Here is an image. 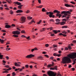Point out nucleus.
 Listing matches in <instances>:
<instances>
[{"label": "nucleus", "mask_w": 76, "mask_h": 76, "mask_svg": "<svg viewBox=\"0 0 76 76\" xmlns=\"http://www.w3.org/2000/svg\"><path fill=\"white\" fill-rule=\"evenodd\" d=\"M67 57H64L62 58L61 63L63 64H66V63H70L71 62V60L70 58L72 59H74L73 60V62L72 64L74 65L76 64V53H74L72 54H69L68 55Z\"/></svg>", "instance_id": "f257e3e1"}, {"label": "nucleus", "mask_w": 76, "mask_h": 76, "mask_svg": "<svg viewBox=\"0 0 76 76\" xmlns=\"http://www.w3.org/2000/svg\"><path fill=\"white\" fill-rule=\"evenodd\" d=\"M63 13L64 14V15H63L62 17V18H66V16H70V15H68L67 13H69V14H71V12H70V11H63L61 12V14H63Z\"/></svg>", "instance_id": "f03ea898"}, {"label": "nucleus", "mask_w": 76, "mask_h": 76, "mask_svg": "<svg viewBox=\"0 0 76 76\" xmlns=\"http://www.w3.org/2000/svg\"><path fill=\"white\" fill-rule=\"evenodd\" d=\"M48 75L50 76H56V74L54 73L51 71H49L48 72Z\"/></svg>", "instance_id": "7ed1b4c3"}, {"label": "nucleus", "mask_w": 76, "mask_h": 76, "mask_svg": "<svg viewBox=\"0 0 76 76\" xmlns=\"http://www.w3.org/2000/svg\"><path fill=\"white\" fill-rule=\"evenodd\" d=\"M54 13H57V14L56 15V16H58L59 18H60V17L61 16V14H59L60 13V12L58 11L57 10H55L54 11H53Z\"/></svg>", "instance_id": "20e7f679"}, {"label": "nucleus", "mask_w": 76, "mask_h": 76, "mask_svg": "<svg viewBox=\"0 0 76 76\" xmlns=\"http://www.w3.org/2000/svg\"><path fill=\"white\" fill-rule=\"evenodd\" d=\"M50 14L49 15V16L50 18H54L55 17V15H53L54 13L51 12H48V14Z\"/></svg>", "instance_id": "39448f33"}, {"label": "nucleus", "mask_w": 76, "mask_h": 76, "mask_svg": "<svg viewBox=\"0 0 76 76\" xmlns=\"http://www.w3.org/2000/svg\"><path fill=\"white\" fill-rule=\"evenodd\" d=\"M12 33L13 34H14V35H19V34H20V31H13L12 32Z\"/></svg>", "instance_id": "423d86ee"}, {"label": "nucleus", "mask_w": 76, "mask_h": 76, "mask_svg": "<svg viewBox=\"0 0 76 76\" xmlns=\"http://www.w3.org/2000/svg\"><path fill=\"white\" fill-rule=\"evenodd\" d=\"M35 56L33 54H31L30 55H27L26 56V58H31V57H34Z\"/></svg>", "instance_id": "0eeeda50"}, {"label": "nucleus", "mask_w": 76, "mask_h": 76, "mask_svg": "<svg viewBox=\"0 0 76 76\" xmlns=\"http://www.w3.org/2000/svg\"><path fill=\"white\" fill-rule=\"evenodd\" d=\"M20 20L22 22V23L25 22V18L24 17H22L21 18Z\"/></svg>", "instance_id": "6e6552de"}, {"label": "nucleus", "mask_w": 76, "mask_h": 76, "mask_svg": "<svg viewBox=\"0 0 76 76\" xmlns=\"http://www.w3.org/2000/svg\"><path fill=\"white\" fill-rule=\"evenodd\" d=\"M65 6H66V7H75V6H74L72 4H65Z\"/></svg>", "instance_id": "1a4fd4ad"}, {"label": "nucleus", "mask_w": 76, "mask_h": 76, "mask_svg": "<svg viewBox=\"0 0 76 76\" xmlns=\"http://www.w3.org/2000/svg\"><path fill=\"white\" fill-rule=\"evenodd\" d=\"M56 22H57L56 23V25H58V24L60 23V20L58 19H56Z\"/></svg>", "instance_id": "9d476101"}, {"label": "nucleus", "mask_w": 76, "mask_h": 76, "mask_svg": "<svg viewBox=\"0 0 76 76\" xmlns=\"http://www.w3.org/2000/svg\"><path fill=\"white\" fill-rule=\"evenodd\" d=\"M16 12L17 13H22V12H23V11L20 10H17L16 11Z\"/></svg>", "instance_id": "9b49d317"}, {"label": "nucleus", "mask_w": 76, "mask_h": 76, "mask_svg": "<svg viewBox=\"0 0 76 76\" xmlns=\"http://www.w3.org/2000/svg\"><path fill=\"white\" fill-rule=\"evenodd\" d=\"M66 19H64L62 20V21H67V20L69 19V17H67L66 18Z\"/></svg>", "instance_id": "f8f14e48"}, {"label": "nucleus", "mask_w": 76, "mask_h": 76, "mask_svg": "<svg viewBox=\"0 0 76 76\" xmlns=\"http://www.w3.org/2000/svg\"><path fill=\"white\" fill-rule=\"evenodd\" d=\"M61 25H64V24L66 23V22L65 21H63L61 23H60Z\"/></svg>", "instance_id": "ddd939ff"}, {"label": "nucleus", "mask_w": 76, "mask_h": 76, "mask_svg": "<svg viewBox=\"0 0 76 76\" xmlns=\"http://www.w3.org/2000/svg\"><path fill=\"white\" fill-rule=\"evenodd\" d=\"M14 64L15 66H20V65H19V64H18V63H17V62H15Z\"/></svg>", "instance_id": "4468645a"}, {"label": "nucleus", "mask_w": 76, "mask_h": 76, "mask_svg": "<svg viewBox=\"0 0 76 76\" xmlns=\"http://www.w3.org/2000/svg\"><path fill=\"white\" fill-rule=\"evenodd\" d=\"M10 27H11V26L9 25H7L5 26V28H10Z\"/></svg>", "instance_id": "2eb2a0df"}, {"label": "nucleus", "mask_w": 76, "mask_h": 76, "mask_svg": "<svg viewBox=\"0 0 76 76\" xmlns=\"http://www.w3.org/2000/svg\"><path fill=\"white\" fill-rule=\"evenodd\" d=\"M52 64L48 65V67H51V66H53V64H54V63H52Z\"/></svg>", "instance_id": "dca6fc26"}, {"label": "nucleus", "mask_w": 76, "mask_h": 76, "mask_svg": "<svg viewBox=\"0 0 76 76\" xmlns=\"http://www.w3.org/2000/svg\"><path fill=\"white\" fill-rule=\"evenodd\" d=\"M59 35H63L64 37H66V35H65V34H62V33H59Z\"/></svg>", "instance_id": "f3484780"}, {"label": "nucleus", "mask_w": 76, "mask_h": 76, "mask_svg": "<svg viewBox=\"0 0 76 76\" xmlns=\"http://www.w3.org/2000/svg\"><path fill=\"white\" fill-rule=\"evenodd\" d=\"M23 6V5H20V6H18V8L19 9H22V7Z\"/></svg>", "instance_id": "a211bd4d"}, {"label": "nucleus", "mask_w": 76, "mask_h": 76, "mask_svg": "<svg viewBox=\"0 0 76 76\" xmlns=\"http://www.w3.org/2000/svg\"><path fill=\"white\" fill-rule=\"evenodd\" d=\"M33 22H34V23H35V21L34 20H31V22H30L29 23V25H31V24H32Z\"/></svg>", "instance_id": "6ab92c4d"}, {"label": "nucleus", "mask_w": 76, "mask_h": 76, "mask_svg": "<svg viewBox=\"0 0 76 76\" xmlns=\"http://www.w3.org/2000/svg\"><path fill=\"white\" fill-rule=\"evenodd\" d=\"M38 59H40V60H42V59H43V58L42 56H40L38 57Z\"/></svg>", "instance_id": "aec40b11"}, {"label": "nucleus", "mask_w": 76, "mask_h": 76, "mask_svg": "<svg viewBox=\"0 0 76 76\" xmlns=\"http://www.w3.org/2000/svg\"><path fill=\"white\" fill-rule=\"evenodd\" d=\"M68 28L67 26H64L62 27V28Z\"/></svg>", "instance_id": "412c9836"}, {"label": "nucleus", "mask_w": 76, "mask_h": 76, "mask_svg": "<svg viewBox=\"0 0 76 76\" xmlns=\"http://www.w3.org/2000/svg\"><path fill=\"white\" fill-rule=\"evenodd\" d=\"M16 4H17V5H21V3L20 2H19L18 1L16 2Z\"/></svg>", "instance_id": "4be33fe9"}, {"label": "nucleus", "mask_w": 76, "mask_h": 76, "mask_svg": "<svg viewBox=\"0 0 76 76\" xmlns=\"http://www.w3.org/2000/svg\"><path fill=\"white\" fill-rule=\"evenodd\" d=\"M42 22V20H40L39 22H37V25H39V24H40Z\"/></svg>", "instance_id": "5701e85b"}, {"label": "nucleus", "mask_w": 76, "mask_h": 76, "mask_svg": "<svg viewBox=\"0 0 76 76\" xmlns=\"http://www.w3.org/2000/svg\"><path fill=\"white\" fill-rule=\"evenodd\" d=\"M27 18H28V19L29 20H30V19H32V17L28 16L27 17Z\"/></svg>", "instance_id": "b1692460"}, {"label": "nucleus", "mask_w": 76, "mask_h": 76, "mask_svg": "<svg viewBox=\"0 0 76 76\" xmlns=\"http://www.w3.org/2000/svg\"><path fill=\"white\" fill-rule=\"evenodd\" d=\"M53 32L55 33L56 34H57V30H53Z\"/></svg>", "instance_id": "393cba45"}, {"label": "nucleus", "mask_w": 76, "mask_h": 76, "mask_svg": "<svg viewBox=\"0 0 76 76\" xmlns=\"http://www.w3.org/2000/svg\"><path fill=\"white\" fill-rule=\"evenodd\" d=\"M25 67H26V69H28V67H29V65H27V64L25 66Z\"/></svg>", "instance_id": "a878e982"}, {"label": "nucleus", "mask_w": 76, "mask_h": 76, "mask_svg": "<svg viewBox=\"0 0 76 76\" xmlns=\"http://www.w3.org/2000/svg\"><path fill=\"white\" fill-rule=\"evenodd\" d=\"M42 12H47V11L45 10V8H43L42 9Z\"/></svg>", "instance_id": "bb28decb"}, {"label": "nucleus", "mask_w": 76, "mask_h": 76, "mask_svg": "<svg viewBox=\"0 0 76 76\" xmlns=\"http://www.w3.org/2000/svg\"><path fill=\"white\" fill-rule=\"evenodd\" d=\"M3 57V55H0V59H2Z\"/></svg>", "instance_id": "cd10ccee"}, {"label": "nucleus", "mask_w": 76, "mask_h": 76, "mask_svg": "<svg viewBox=\"0 0 76 76\" xmlns=\"http://www.w3.org/2000/svg\"><path fill=\"white\" fill-rule=\"evenodd\" d=\"M45 28H43L42 30H41V32H42V31H45Z\"/></svg>", "instance_id": "c85d7f7f"}, {"label": "nucleus", "mask_w": 76, "mask_h": 76, "mask_svg": "<svg viewBox=\"0 0 76 76\" xmlns=\"http://www.w3.org/2000/svg\"><path fill=\"white\" fill-rule=\"evenodd\" d=\"M10 14H11V15H12V14H13V11L11 10L10 11Z\"/></svg>", "instance_id": "c756f323"}, {"label": "nucleus", "mask_w": 76, "mask_h": 76, "mask_svg": "<svg viewBox=\"0 0 76 76\" xmlns=\"http://www.w3.org/2000/svg\"><path fill=\"white\" fill-rule=\"evenodd\" d=\"M53 48H57V46L56 45H53Z\"/></svg>", "instance_id": "7c9ffc66"}, {"label": "nucleus", "mask_w": 76, "mask_h": 76, "mask_svg": "<svg viewBox=\"0 0 76 76\" xmlns=\"http://www.w3.org/2000/svg\"><path fill=\"white\" fill-rule=\"evenodd\" d=\"M19 27H17V30H18V31H21V30H20V28H19Z\"/></svg>", "instance_id": "2f4dec72"}, {"label": "nucleus", "mask_w": 76, "mask_h": 76, "mask_svg": "<svg viewBox=\"0 0 76 76\" xmlns=\"http://www.w3.org/2000/svg\"><path fill=\"white\" fill-rule=\"evenodd\" d=\"M12 76H15V75H16V73H15V72H13L12 73Z\"/></svg>", "instance_id": "473e14b6"}, {"label": "nucleus", "mask_w": 76, "mask_h": 76, "mask_svg": "<svg viewBox=\"0 0 76 76\" xmlns=\"http://www.w3.org/2000/svg\"><path fill=\"white\" fill-rule=\"evenodd\" d=\"M12 37H16L17 38L18 37V35H13Z\"/></svg>", "instance_id": "72a5a7b5"}, {"label": "nucleus", "mask_w": 76, "mask_h": 76, "mask_svg": "<svg viewBox=\"0 0 76 76\" xmlns=\"http://www.w3.org/2000/svg\"><path fill=\"white\" fill-rule=\"evenodd\" d=\"M1 42L2 44H3V43L4 42V40L1 39Z\"/></svg>", "instance_id": "f704fd0d"}, {"label": "nucleus", "mask_w": 76, "mask_h": 76, "mask_svg": "<svg viewBox=\"0 0 76 76\" xmlns=\"http://www.w3.org/2000/svg\"><path fill=\"white\" fill-rule=\"evenodd\" d=\"M70 3H72V4H76L73 1H71Z\"/></svg>", "instance_id": "c9c22d12"}, {"label": "nucleus", "mask_w": 76, "mask_h": 76, "mask_svg": "<svg viewBox=\"0 0 76 76\" xmlns=\"http://www.w3.org/2000/svg\"><path fill=\"white\" fill-rule=\"evenodd\" d=\"M21 37L22 38H26V37L24 35H22L21 36Z\"/></svg>", "instance_id": "e433bc0d"}, {"label": "nucleus", "mask_w": 76, "mask_h": 76, "mask_svg": "<svg viewBox=\"0 0 76 76\" xmlns=\"http://www.w3.org/2000/svg\"><path fill=\"white\" fill-rule=\"evenodd\" d=\"M25 31L24 30H22L21 32V33H23V34H25Z\"/></svg>", "instance_id": "4c0bfd02"}, {"label": "nucleus", "mask_w": 76, "mask_h": 76, "mask_svg": "<svg viewBox=\"0 0 76 76\" xmlns=\"http://www.w3.org/2000/svg\"><path fill=\"white\" fill-rule=\"evenodd\" d=\"M50 29V31H51V30H52V27H50V28H48V30H49Z\"/></svg>", "instance_id": "58836bf2"}, {"label": "nucleus", "mask_w": 76, "mask_h": 76, "mask_svg": "<svg viewBox=\"0 0 76 76\" xmlns=\"http://www.w3.org/2000/svg\"><path fill=\"white\" fill-rule=\"evenodd\" d=\"M43 6L42 5L39 6V7H38L39 8H42V7Z\"/></svg>", "instance_id": "ea45409f"}, {"label": "nucleus", "mask_w": 76, "mask_h": 76, "mask_svg": "<svg viewBox=\"0 0 76 76\" xmlns=\"http://www.w3.org/2000/svg\"><path fill=\"white\" fill-rule=\"evenodd\" d=\"M4 67H7V68H9V66L8 65H5L4 66Z\"/></svg>", "instance_id": "a19ab883"}, {"label": "nucleus", "mask_w": 76, "mask_h": 76, "mask_svg": "<svg viewBox=\"0 0 76 76\" xmlns=\"http://www.w3.org/2000/svg\"><path fill=\"white\" fill-rule=\"evenodd\" d=\"M5 58L7 59V60H9V56H6Z\"/></svg>", "instance_id": "79ce46f5"}, {"label": "nucleus", "mask_w": 76, "mask_h": 76, "mask_svg": "<svg viewBox=\"0 0 76 76\" xmlns=\"http://www.w3.org/2000/svg\"><path fill=\"white\" fill-rule=\"evenodd\" d=\"M38 1L39 3V4H41V0H38Z\"/></svg>", "instance_id": "37998d69"}, {"label": "nucleus", "mask_w": 76, "mask_h": 76, "mask_svg": "<svg viewBox=\"0 0 76 76\" xmlns=\"http://www.w3.org/2000/svg\"><path fill=\"white\" fill-rule=\"evenodd\" d=\"M10 50V48H6V50H7V51H8V50Z\"/></svg>", "instance_id": "c03bdc74"}, {"label": "nucleus", "mask_w": 76, "mask_h": 76, "mask_svg": "<svg viewBox=\"0 0 76 76\" xmlns=\"http://www.w3.org/2000/svg\"><path fill=\"white\" fill-rule=\"evenodd\" d=\"M29 12V10H28L26 12V13H28Z\"/></svg>", "instance_id": "a18cd8bd"}, {"label": "nucleus", "mask_w": 76, "mask_h": 76, "mask_svg": "<svg viewBox=\"0 0 76 76\" xmlns=\"http://www.w3.org/2000/svg\"><path fill=\"white\" fill-rule=\"evenodd\" d=\"M6 1H7L8 3H10V1H9L8 0H6Z\"/></svg>", "instance_id": "49530a36"}, {"label": "nucleus", "mask_w": 76, "mask_h": 76, "mask_svg": "<svg viewBox=\"0 0 76 76\" xmlns=\"http://www.w3.org/2000/svg\"><path fill=\"white\" fill-rule=\"evenodd\" d=\"M2 32H6V31L5 30H3L2 31Z\"/></svg>", "instance_id": "de8ad7c7"}, {"label": "nucleus", "mask_w": 76, "mask_h": 76, "mask_svg": "<svg viewBox=\"0 0 76 76\" xmlns=\"http://www.w3.org/2000/svg\"><path fill=\"white\" fill-rule=\"evenodd\" d=\"M57 54H56V53H53V56H57Z\"/></svg>", "instance_id": "09e8293b"}, {"label": "nucleus", "mask_w": 76, "mask_h": 76, "mask_svg": "<svg viewBox=\"0 0 76 76\" xmlns=\"http://www.w3.org/2000/svg\"><path fill=\"white\" fill-rule=\"evenodd\" d=\"M35 51V49H32L31 50V52H33V51Z\"/></svg>", "instance_id": "8fccbe9b"}, {"label": "nucleus", "mask_w": 76, "mask_h": 76, "mask_svg": "<svg viewBox=\"0 0 76 76\" xmlns=\"http://www.w3.org/2000/svg\"><path fill=\"white\" fill-rule=\"evenodd\" d=\"M68 48H69V49L70 50H71L72 49V48H71V47L70 46H69L68 47Z\"/></svg>", "instance_id": "3c124183"}, {"label": "nucleus", "mask_w": 76, "mask_h": 76, "mask_svg": "<svg viewBox=\"0 0 76 76\" xmlns=\"http://www.w3.org/2000/svg\"><path fill=\"white\" fill-rule=\"evenodd\" d=\"M57 66H55L54 67V69H55V70H57Z\"/></svg>", "instance_id": "603ef678"}, {"label": "nucleus", "mask_w": 76, "mask_h": 76, "mask_svg": "<svg viewBox=\"0 0 76 76\" xmlns=\"http://www.w3.org/2000/svg\"><path fill=\"white\" fill-rule=\"evenodd\" d=\"M34 49V50H38V49H37V47L35 48Z\"/></svg>", "instance_id": "864d4df0"}, {"label": "nucleus", "mask_w": 76, "mask_h": 76, "mask_svg": "<svg viewBox=\"0 0 76 76\" xmlns=\"http://www.w3.org/2000/svg\"><path fill=\"white\" fill-rule=\"evenodd\" d=\"M50 58V59H51L52 60H53V58H54V57H51Z\"/></svg>", "instance_id": "5fc2aeb1"}, {"label": "nucleus", "mask_w": 76, "mask_h": 76, "mask_svg": "<svg viewBox=\"0 0 76 76\" xmlns=\"http://www.w3.org/2000/svg\"><path fill=\"white\" fill-rule=\"evenodd\" d=\"M58 53L59 54H61V50L58 51Z\"/></svg>", "instance_id": "6e6d98bb"}, {"label": "nucleus", "mask_w": 76, "mask_h": 76, "mask_svg": "<svg viewBox=\"0 0 76 76\" xmlns=\"http://www.w3.org/2000/svg\"><path fill=\"white\" fill-rule=\"evenodd\" d=\"M50 70H54L55 69H54V68H50Z\"/></svg>", "instance_id": "4d7b16f0"}, {"label": "nucleus", "mask_w": 76, "mask_h": 76, "mask_svg": "<svg viewBox=\"0 0 76 76\" xmlns=\"http://www.w3.org/2000/svg\"><path fill=\"white\" fill-rule=\"evenodd\" d=\"M12 69H16V67H15V66H13Z\"/></svg>", "instance_id": "13d9d810"}, {"label": "nucleus", "mask_w": 76, "mask_h": 76, "mask_svg": "<svg viewBox=\"0 0 76 76\" xmlns=\"http://www.w3.org/2000/svg\"><path fill=\"white\" fill-rule=\"evenodd\" d=\"M25 69V67L24 66L22 67L21 68V69H22V70H23V69Z\"/></svg>", "instance_id": "bf43d9fd"}, {"label": "nucleus", "mask_w": 76, "mask_h": 76, "mask_svg": "<svg viewBox=\"0 0 76 76\" xmlns=\"http://www.w3.org/2000/svg\"><path fill=\"white\" fill-rule=\"evenodd\" d=\"M32 65H31L30 66V67L31 69H32Z\"/></svg>", "instance_id": "052dcab7"}, {"label": "nucleus", "mask_w": 76, "mask_h": 76, "mask_svg": "<svg viewBox=\"0 0 76 76\" xmlns=\"http://www.w3.org/2000/svg\"><path fill=\"white\" fill-rule=\"evenodd\" d=\"M57 56H58V57H60V56H61V54H57Z\"/></svg>", "instance_id": "680f3d73"}, {"label": "nucleus", "mask_w": 76, "mask_h": 76, "mask_svg": "<svg viewBox=\"0 0 76 76\" xmlns=\"http://www.w3.org/2000/svg\"><path fill=\"white\" fill-rule=\"evenodd\" d=\"M11 26H15V25L13 24Z\"/></svg>", "instance_id": "e2e57ef3"}, {"label": "nucleus", "mask_w": 76, "mask_h": 76, "mask_svg": "<svg viewBox=\"0 0 76 76\" xmlns=\"http://www.w3.org/2000/svg\"><path fill=\"white\" fill-rule=\"evenodd\" d=\"M44 56L45 57H47V58H48V55H45Z\"/></svg>", "instance_id": "0e129e2a"}, {"label": "nucleus", "mask_w": 76, "mask_h": 76, "mask_svg": "<svg viewBox=\"0 0 76 76\" xmlns=\"http://www.w3.org/2000/svg\"><path fill=\"white\" fill-rule=\"evenodd\" d=\"M73 42L74 43H76V40H73Z\"/></svg>", "instance_id": "69168bd1"}, {"label": "nucleus", "mask_w": 76, "mask_h": 76, "mask_svg": "<svg viewBox=\"0 0 76 76\" xmlns=\"http://www.w3.org/2000/svg\"><path fill=\"white\" fill-rule=\"evenodd\" d=\"M7 76H10V74H7Z\"/></svg>", "instance_id": "338daca9"}, {"label": "nucleus", "mask_w": 76, "mask_h": 76, "mask_svg": "<svg viewBox=\"0 0 76 76\" xmlns=\"http://www.w3.org/2000/svg\"><path fill=\"white\" fill-rule=\"evenodd\" d=\"M43 76H47V75L45 74H44L43 75Z\"/></svg>", "instance_id": "774afa93"}]
</instances>
